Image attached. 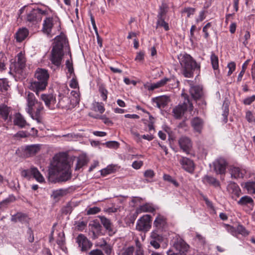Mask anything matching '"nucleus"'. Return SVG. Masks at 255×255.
Returning <instances> with one entry per match:
<instances>
[{
  "label": "nucleus",
  "mask_w": 255,
  "mask_h": 255,
  "mask_svg": "<svg viewBox=\"0 0 255 255\" xmlns=\"http://www.w3.org/2000/svg\"><path fill=\"white\" fill-rule=\"evenodd\" d=\"M9 113V107L5 105H0V115L5 121L7 119Z\"/></svg>",
  "instance_id": "36"
},
{
  "label": "nucleus",
  "mask_w": 255,
  "mask_h": 255,
  "mask_svg": "<svg viewBox=\"0 0 255 255\" xmlns=\"http://www.w3.org/2000/svg\"><path fill=\"white\" fill-rule=\"evenodd\" d=\"M76 229L80 231H82L85 229L87 226V223L84 221L78 222L76 224Z\"/></svg>",
  "instance_id": "59"
},
{
  "label": "nucleus",
  "mask_w": 255,
  "mask_h": 255,
  "mask_svg": "<svg viewBox=\"0 0 255 255\" xmlns=\"http://www.w3.org/2000/svg\"><path fill=\"white\" fill-rule=\"evenodd\" d=\"M26 126H29L24 117L19 113H17V126L23 128Z\"/></svg>",
  "instance_id": "38"
},
{
  "label": "nucleus",
  "mask_w": 255,
  "mask_h": 255,
  "mask_svg": "<svg viewBox=\"0 0 255 255\" xmlns=\"http://www.w3.org/2000/svg\"><path fill=\"white\" fill-rule=\"evenodd\" d=\"M157 26L163 27L166 31L169 29L168 24L165 21L164 18H158Z\"/></svg>",
  "instance_id": "49"
},
{
  "label": "nucleus",
  "mask_w": 255,
  "mask_h": 255,
  "mask_svg": "<svg viewBox=\"0 0 255 255\" xmlns=\"http://www.w3.org/2000/svg\"><path fill=\"white\" fill-rule=\"evenodd\" d=\"M173 246L179 253H173L168 255H182V254L187 252L189 248V245L179 236L175 237Z\"/></svg>",
  "instance_id": "11"
},
{
  "label": "nucleus",
  "mask_w": 255,
  "mask_h": 255,
  "mask_svg": "<svg viewBox=\"0 0 255 255\" xmlns=\"http://www.w3.org/2000/svg\"><path fill=\"white\" fill-rule=\"evenodd\" d=\"M17 74H19V79H24L26 76L25 68L26 66V58L25 53L21 51L17 55Z\"/></svg>",
  "instance_id": "9"
},
{
  "label": "nucleus",
  "mask_w": 255,
  "mask_h": 255,
  "mask_svg": "<svg viewBox=\"0 0 255 255\" xmlns=\"http://www.w3.org/2000/svg\"><path fill=\"white\" fill-rule=\"evenodd\" d=\"M151 240H155L157 242L162 243L163 241V238L162 236L158 234L156 231H153L151 233L150 239Z\"/></svg>",
  "instance_id": "47"
},
{
  "label": "nucleus",
  "mask_w": 255,
  "mask_h": 255,
  "mask_svg": "<svg viewBox=\"0 0 255 255\" xmlns=\"http://www.w3.org/2000/svg\"><path fill=\"white\" fill-rule=\"evenodd\" d=\"M151 227V217L145 215L137 221L136 229L139 231H147Z\"/></svg>",
  "instance_id": "10"
},
{
  "label": "nucleus",
  "mask_w": 255,
  "mask_h": 255,
  "mask_svg": "<svg viewBox=\"0 0 255 255\" xmlns=\"http://www.w3.org/2000/svg\"><path fill=\"white\" fill-rule=\"evenodd\" d=\"M95 108H96V110L101 114L103 113L105 110L104 105L102 103H96Z\"/></svg>",
  "instance_id": "61"
},
{
  "label": "nucleus",
  "mask_w": 255,
  "mask_h": 255,
  "mask_svg": "<svg viewBox=\"0 0 255 255\" xmlns=\"http://www.w3.org/2000/svg\"><path fill=\"white\" fill-rule=\"evenodd\" d=\"M195 11V9L192 7H185L182 10V13H186L187 17H189L191 15H193L194 14Z\"/></svg>",
  "instance_id": "54"
},
{
  "label": "nucleus",
  "mask_w": 255,
  "mask_h": 255,
  "mask_svg": "<svg viewBox=\"0 0 255 255\" xmlns=\"http://www.w3.org/2000/svg\"><path fill=\"white\" fill-rule=\"evenodd\" d=\"M229 103L228 102L224 101L222 106V109L223 110L222 116L224 117L223 121L225 123H226L228 122V116L229 115Z\"/></svg>",
  "instance_id": "35"
},
{
  "label": "nucleus",
  "mask_w": 255,
  "mask_h": 255,
  "mask_svg": "<svg viewBox=\"0 0 255 255\" xmlns=\"http://www.w3.org/2000/svg\"><path fill=\"white\" fill-rule=\"evenodd\" d=\"M227 165L228 163L224 158H218L213 162L214 171L217 174H225Z\"/></svg>",
  "instance_id": "13"
},
{
  "label": "nucleus",
  "mask_w": 255,
  "mask_h": 255,
  "mask_svg": "<svg viewBox=\"0 0 255 255\" xmlns=\"http://www.w3.org/2000/svg\"><path fill=\"white\" fill-rule=\"evenodd\" d=\"M229 172L231 177L234 179L243 178L246 173L245 169L235 166H231L229 169Z\"/></svg>",
  "instance_id": "18"
},
{
  "label": "nucleus",
  "mask_w": 255,
  "mask_h": 255,
  "mask_svg": "<svg viewBox=\"0 0 255 255\" xmlns=\"http://www.w3.org/2000/svg\"><path fill=\"white\" fill-rule=\"evenodd\" d=\"M166 224V218L163 216L158 215L153 222V226L157 229H162Z\"/></svg>",
  "instance_id": "28"
},
{
  "label": "nucleus",
  "mask_w": 255,
  "mask_h": 255,
  "mask_svg": "<svg viewBox=\"0 0 255 255\" xmlns=\"http://www.w3.org/2000/svg\"><path fill=\"white\" fill-rule=\"evenodd\" d=\"M182 97L184 99L183 103L178 104L172 110L173 116L176 119H180L187 110L191 112L193 110L194 107L188 96L184 93L182 94Z\"/></svg>",
  "instance_id": "4"
},
{
  "label": "nucleus",
  "mask_w": 255,
  "mask_h": 255,
  "mask_svg": "<svg viewBox=\"0 0 255 255\" xmlns=\"http://www.w3.org/2000/svg\"><path fill=\"white\" fill-rule=\"evenodd\" d=\"M99 218L104 228L108 231L109 235L110 236L114 235L115 233V231L114 229L113 225L110 220L104 216H99Z\"/></svg>",
  "instance_id": "24"
},
{
  "label": "nucleus",
  "mask_w": 255,
  "mask_h": 255,
  "mask_svg": "<svg viewBox=\"0 0 255 255\" xmlns=\"http://www.w3.org/2000/svg\"><path fill=\"white\" fill-rule=\"evenodd\" d=\"M71 178L66 155L60 153L53 157L48 170V180L53 183L66 182Z\"/></svg>",
  "instance_id": "1"
},
{
  "label": "nucleus",
  "mask_w": 255,
  "mask_h": 255,
  "mask_svg": "<svg viewBox=\"0 0 255 255\" xmlns=\"http://www.w3.org/2000/svg\"><path fill=\"white\" fill-rule=\"evenodd\" d=\"M30 173L33 176L34 178L39 182H44V178L40 173L37 168L32 167L30 169Z\"/></svg>",
  "instance_id": "32"
},
{
  "label": "nucleus",
  "mask_w": 255,
  "mask_h": 255,
  "mask_svg": "<svg viewBox=\"0 0 255 255\" xmlns=\"http://www.w3.org/2000/svg\"><path fill=\"white\" fill-rule=\"evenodd\" d=\"M34 77L37 81L31 82L29 88L38 96L39 92L45 90L47 86L49 75L47 70L38 68L35 72Z\"/></svg>",
  "instance_id": "2"
},
{
  "label": "nucleus",
  "mask_w": 255,
  "mask_h": 255,
  "mask_svg": "<svg viewBox=\"0 0 255 255\" xmlns=\"http://www.w3.org/2000/svg\"><path fill=\"white\" fill-rule=\"evenodd\" d=\"M136 249L134 255H145L144 250L140 242L137 240L135 241Z\"/></svg>",
  "instance_id": "45"
},
{
  "label": "nucleus",
  "mask_w": 255,
  "mask_h": 255,
  "mask_svg": "<svg viewBox=\"0 0 255 255\" xmlns=\"http://www.w3.org/2000/svg\"><path fill=\"white\" fill-rule=\"evenodd\" d=\"M203 181L204 183L208 184L215 188L220 187L219 181L212 176L205 175L203 178Z\"/></svg>",
  "instance_id": "27"
},
{
  "label": "nucleus",
  "mask_w": 255,
  "mask_h": 255,
  "mask_svg": "<svg viewBox=\"0 0 255 255\" xmlns=\"http://www.w3.org/2000/svg\"><path fill=\"white\" fill-rule=\"evenodd\" d=\"M211 26V23L208 22L207 23L205 26H204L203 28V32L204 33V37L206 39H208L209 36V34L208 32V29L210 28Z\"/></svg>",
  "instance_id": "57"
},
{
  "label": "nucleus",
  "mask_w": 255,
  "mask_h": 255,
  "mask_svg": "<svg viewBox=\"0 0 255 255\" xmlns=\"http://www.w3.org/2000/svg\"><path fill=\"white\" fill-rule=\"evenodd\" d=\"M56 243L61 249L64 246L65 244V238L64 233L63 232H60L58 234V238L56 240Z\"/></svg>",
  "instance_id": "40"
},
{
  "label": "nucleus",
  "mask_w": 255,
  "mask_h": 255,
  "mask_svg": "<svg viewBox=\"0 0 255 255\" xmlns=\"http://www.w3.org/2000/svg\"><path fill=\"white\" fill-rule=\"evenodd\" d=\"M191 125L196 132L201 133L204 126V121L201 118L196 117L191 120Z\"/></svg>",
  "instance_id": "22"
},
{
  "label": "nucleus",
  "mask_w": 255,
  "mask_h": 255,
  "mask_svg": "<svg viewBox=\"0 0 255 255\" xmlns=\"http://www.w3.org/2000/svg\"><path fill=\"white\" fill-rule=\"evenodd\" d=\"M70 101H71L72 107H75L80 102V94L79 91H72L71 92Z\"/></svg>",
  "instance_id": "30"
},
{
  "label": "nucleus",
  "mask_w": 255,
  "mask_h": 255,
  "mask_svg": "<svg viewBox=\"0 0 255 255\" xmlns=\"http://www.w3.org/2000/svg\"><path fill=\"white\" fill-rule=\"evenodd\" d=\"M57 107L59 108L66 110L74 108L72 107V103L71 101H70V98L67 96H60V99L57 104Z\"/></svg>",
  "instance_id": "23"
},
{
  "label": "nucleus",
  "mask_w": 255,
  "mask_h": 255,
  "mask_svg": "<svg viewBox=\"0 0 255 255\" xmlns=\"http://www.w3.org/2000/svg\"><path fill=\"white\" fill-rule=\"evenodd\" d=\"M236 65L234 62H230L227 66L229 68L228 75L230 76L236 69Z\"/></svg>",
  "instance_id": "56"
},
{
  "label": "nucleus",
  "mask_w": 255,
  "mask_h": 255,
  "mask_svg": "<svg viewBox=\"0 0 255 255\" xmlns=\"http://www.w3.org/2000/svg\"><path fill=\"white\" fill-rule=\"evenodd\" d=\"M179 59L183 69V74L185 77H192L193 76V71L200 68V66L188 54H180Z\"/></svg>",
  "instance_id": "3"
},
{
  "label": "nucleus",
  "mask_w": 255,
  "mask_h": 255,
  "mask_svg": "<svg viewBox=\"0 0 255 255\" xmlns=\"http://www.w3.org/2000/svg\"><path fill=\"white\" fill-rule=\"evenodd\" d=\"M100 211L101 209L100 208L98 207H94L92 208H90L88 210H87L86 214L87 215H95L98 213Z\"/></svg>",
  "instance_id": "55"
},
{
  "label": "nucleus",
  "mask_w": 255,
  "mask_h": 255,
  "mask_svg": "<svg viewBox=\"0 0 255 255\" xmlns=\"http://www.w3.org/2000/svg\"><path fill=\"white\" fill-rule=\"evenodd\" d=\"M244 188L250 194H255V181H249L245 183Z\"/></svg>",
  "instance_id": "39"
},
{
  "label": "nucleus",
  "mask_w": 255,
  "mask_h": 255,
  "mask_svg": "<svg viewBox=\"0 0 255 255\" xmlns=\"http://www.w3.org/2000/svg\"><path fill=\"white\" fill-rule=\"evenodd\" d=\"M68 193V189H60L53 191L52 196L54 199H56L67 195Z\"/></svg>",
  "instance_id": "33"
},
{
  "label": "nucleus",
  "mask_w": 255,
  "mask_h": 255,
  "mask_svg": "<svg viewBox=\"0 0 255 255\" xmlns=\"http://www.w3.org/2000/svg\"><path fill=\"white\" fill-rule=\"evenodd\" d=\"M88 163V160L87 157L84 156L79 157L78 158L76 165L75 166V170H79L83 166L87 164Z\"/></svg>",
  "instance_id": "37"
},
{
  "label": "nucleus",
  "mask_w": 255,
  "mask_h": 255,
  "mask_svg": "<svg viewBox=\"0 0 255 255\" xmlns=\"http://www.w3.org/2000/svg\"><path fill=\"white\" fill-rule=\"evenodd\" d=\"M153 101L156 104L157 108L161 109L167 105L170 101V99L168 96H162L153 99Z\"/></svg>",
  "instance_id": "25"
},
{
  "label": "nucleus",
  "mask_w": 255,
  "mask_h": 255,
  "mask_svg": "<svg viewBox=\"0 0 255 255\" xmlns=\"http://www.w3.org/2000/svg\"><path fill=\"white\" fill-rule=\"evenodd\" d=\"M228 190L232 194L239 197L241 193V189L239 186L235 183H231L227 187Z\"/></svg>",
  "instance_id": "29"
},
{
  "label": "nucleus",
  "mask_w": 255,
  "mask_h": 255,
  "mask_svg": "<svg viewBox=\"0 0 255 255\" xmlns=\"http://www.w3.org/2000/svg\"><path fill=\"white\" fill-rule=\"evenodd\" d=\"M190 86L189 93L192 98L197 103L199 106H206V103L205 100L204 95L202 87L198 85H193L190 81H187Z\"/></svg>",
  "instance_id": "5"
},
{
  "label": "nucleus",
  "mask_w": 255,
  "mask_h": 255,
  "mask_svg": "<svg viewBox=\"0 0 255 255\" xmlns=\"http://www.w3.org/2000/svg\"><path fill=\"white\" fill-rule=\"evenodd\" d=\"M76 243L80 251L86 252L90 250L92 247V243L83 234H80L76 238Z\"/></svg>",
  "instance_id": "14"
},
{
  "label": "nucleus",
  "mask_w": 255,
  "mask_h": 255,
  "mask_svg": "<svg viewBox=\"0 0 255 255\" xmlns=\"http://www.w3.org/2000/svg\"><path fill=\"white\" fill-rule=\"evenodd\" d=\"M178 144L180 149L185 153L188 154L192 148V142L190 138L183 136L178 139Z\"/></svg>",
  "instance_id": "15"
},
{
  "label": "nucleus",
  "mask_w": 255,
  "mask_h": 255,
  "mask_svg": "<svg viewBox=\"0 0 255 255\" xmlns=\"http://www.w3.org/2000/svg\"><path fill=\"white\" fill-rule=\"evenodd\" d=\"M237 203L240 206L248 207L251 210L253 209L255 206L253 198L247 195L241 197Z\"/></svg>",
  "instance_id": "20"
},
{
  "label": "nucleus",
  "mask_w": 255,
  "mask_h": 255,
  "mask_svg": "<svg viewBox=\"0 0 255 255\" xmlns=\"http://www.w3.org/2000/svg\"><path fill=\"white\" fill-rule=\"evenodd\" d=\"M211 62L212 67L214 70H217L219 67V60L218 57L215 53H212L211 55Z\"/></svg>",
  "instance_id": "41"
},
{
  "label": "nucleus",
  "mask_w": 255,
  "mask_h": 255,
  "mask_svg": "<svg viewBox=\"0 0 255 255\" xmlns=\"http://www.w3.org/2000/svg\"><path fill=\"white\" fill-rule=\"evenodd\" d=\"M99 91L103 100L106 101L107 99L108 91L103 86H100Z\"/></svg>",
  "instance_id": "53"
},
{
  "label": "nucleus",
  "mask_w": 255,
  "mask_h": 255,
  "mask_svg": "<svg viewBox=\"0 0 255 255\" xmlns=\"http://www.w3.org/2000/svg\"><path fill=\"white\" fill-rule=\"evenodd\" d=\"M169 80V79L164 78L155 83L151 84L150 85H144V87L148 90L152 91L155 89L163 86Z\"/></svg>",
  "instance_id": "26"
},
{
  "label": "nucleus",
  "mask_w": 255,
  "mask_h": 255,
  "mask_svg": "<svg viewBox=\"0 0 255 255\" xmlns=\"http://www.w3.org/2000/svg\"><path fill=\"white\" fill-rule=\"evenodd\" d=\"M155 209L153 207L149 204H145L143 205L140 206L138 209H137V213L142 212H153Z\"/></svg>",
  "instance_id": "34"
},
{
  "label": "nucleus",
  "mask_w": 255,
  "mask_h": 255,
  "mask_svg": "<svg viewBox=\"0 0 255 255\" xmlns=\"http://www.w3.org/2000/svg\"><path fill=\"white\" fill-rule=\"evenodd\" d=\"M103 249L107 255H110L111 254L112 248L110 245L106 243L103 246Z\"/></svg>",
  "instance_id": "63"
},
{
  "label": "nucleus",
  "mask_w": 255,
  "mask_h": 255,
  "mask_svg": "<svg viewBox=\"0 0 255 255\" xmlns=\"http://www.w3.org/2000/svg\"><path fill=\"white\" fill-rule=\"evenodd\" d=\"M41 99L44 101L46 106L50 110L55 109V98L51 94H42Z\"/></svg>",
  "instance_id": "19"
},
{
  "label": "nucleus",
  "mask_w": 255,
  "mask_h": 255,
  "mask_svg": "<svg viewBox=\"0 0 255 255\" xmlns=\"http://www.w3.org/2000/svg\"><path fill=\"white\" fill-rule=\"evenodd\" d=\"M255 101V95L249 97L244 99L243 103L246 105H250Z\"/></svg>",
  "instance_id": "60"
},
{
  "label": "nucleus",
  "mask_w": 255,
  "mask_h": 255,
  "mask_svg": "<svg viewBox=\"0 0 255 255\" xmlns=\"http://www.w3.org/2000/svg\"><path fill=\"white\" fill-rule=\"evenodd\" d=\"M9 85L6 79H0V91H6L8 90Z\"/></svg>",
  "instance_id": "46"
},
{
  "label": "nucleus",
  "mask_w": 255,
  "mask_h": 255,
  "mask_svg": "<svg viewBox=\"0 0 255 255\" xmlns=\"http://www.w3.org/2000/svg\"><path fill=\"white\" fill-rule=\"evenodd\" d=\"M59 19L52 17H46L43 20L42 31L49 35L51 34L52 29L55 25L59 24ZM60 26V25H59Z\"/></svg>",
  "instance_id": "12"
},
{
  "label": "nucleus",
  "mask_w": 255,
  "mask_h": 255,
  "mask_svg": "<svg viewBox=\"0 0 255 255\" xmlns=\"http://www.w3.org/2000/svg\"><path fill=\"white\" fill-rule=\"evenodd\" d=\"M29 33L28 30L26 28H19L17 31V41L20 42L24 40Z\"/></svg>",
  "instance_id": "31"
},
{
  "label": "nucleus",
  "mask_w": 255,
  "mask_h": 255,
  "mask_svg": "<svg viewBox=\"0 0 255 255\" xmlns=\"http://www.w3.org/2000/svg\"><path fill=\"white\" fill-rule=\"evenodd\" d=\"M15 200V198L13 195L9 196L8 198L0 202V208L2 206H6L11 202H14Z\"/></svg>",
  "instance_id": "48"
},
{
  "label": "nucleus",
  "mask_w": 255,
  "mask_h": 255,
  "mask_svg": "<svg viewBox=\"0 0 255 255\" xmlns=\"http://www.w3.org/2000/svg\"><path fill=\"white\" fill-rule=\"evenodd\" d=\"M72 210L73 207L71 205V203L70 202H68L66 204V205L65 207H64L62 209V213L66 215L70 214L72 212Z\"/></svg>",
  "instance_id": "52"
},
{
  "label": "nucleus",
  "mask_w": 255,
  "mask_h": 255,
  "mask_svg": "<svg viewBox=\"0 0 255 255\" xmlns=\"http://www.w3.org/2000/svg\"><path fill=\"white\" fill-rule=\"evenodd\" d=\"M43 110V106L42 103H40L34 106V108L32 107L31 110L29 111L28 109L26 111L33 120L36 121L38 124H42V115Z\"/></svg>",
  "instance_id": "8"
},
{
  "label": "nucleus",
  "mask_w": 255,
  "mask_h": 255,
  "mask_svg": "<svg viewBox=\"0 0 255 255\" xmlns=\"http://www.w3.org/2000/svg\"><path fill=\"white\" fill-rule=\"evenodd\" d=\"M40 148L41 145L40 144H32L21 146L18 148V152H17V154L22 158L29 157L35 155L40 151Z\"/></svg>",
  "instance_id": "7"
},
{
  "label": "nucleus",
  "mask_w": 255,
  "mask_h": 255,
  "mask_svg": "<svg viewBox=\"0 0 255 255\" xmlns=\"http://www.w3.org/2000/svg\"><path fill=\"white\" fill-rule=\"evenodd\" d=\"M63 45L61 42H56L53 46L52 51L50 60L53 64L59 67L63 57Z\"/></svg>",
  "instance_id": "6"
},
{
  "label": "nucleus",
  "mask_w": 255,
  "mask_h": 255,
  "mask_svg": "<svg viewBox=\"0 0 255 255\" xmlns=\"http://www.w3.org/2000/svg\"><path fill=\"white\" fill-rule=\"evenodd\" d=\"M66 66L68 69V72L72 74L74 72V68L73 66V63L72 62L70 61V60H67L66 61Z\"/></svg>",
  "instance_id": "62"
},
{
  "label": "nucleus",
  "mask_w": 255,
  "mask_h": 255,
  "mask_svg": "<svg viewBox=\"0 0 255 255\" xmlns=\"http://www.w3.org/2000/svg\"><path fill=\"white\" fill-rule=\"evenodd\" d=\"M134 251V248L133 247H129L125 251L122 255H133Z\"/></svg>",
  "instance_id": "64"
},
{
  "label": "nucleus",
  "mask_w": 255,
  "mask_h": 255,
  "mask_svg": "<svg viewBox=\"0 0 255 255\" xmlns=\"http://www.w3.org/2000/svg\"><path fill=\"white\" fill-rule=\"evenodd\" d=\"M26 100V110L29 109V111L31 110L32 107H34L37 103H40L36 99L34 94L30 92L25 93Z\"/></svg>",
  "instance_id": "21"
},
{
  "label": "nucleus",
  "mask_w": 255,
  "mask_h": 255,
  "mask_svg": "<svg viewBox=\"0 0 255 255\" xmlns=\"http://www.w3.org/2000/svg\"><path fill=\"white\" fill-rule=\"evenodd\" d=\"M167 12V6L166 4L162 3L160 6L159 11L157 15V18H164Z\"/></svg>",
  "instance_id": "43"
},
{
  "label": "nucleus",
  "mask_w": 255,
  "mask_h": 255,
  "mask_svg": "<svg viewBox=\"0 0 255 255\" xmlns=\"http://www.w3.org/2000/svg\"><path fill=\"white\" fill-rule=\"evenodd\" d=\"M237 235L238 234H241L244 236L249 235V232L246 230L245 228L242 225H239L237 227Z\"/></svg>",
  "instance_id": "51"
},
{
  "label": "nucleus",
  "mask_w": 255,
  "mask_h": 255,
  "mask_svg": "<svg viewBox=\"0 0 255 255\" xmlns=\"http://www.w3.org/2000/svg\"><path fill=\"white\" fill-rule=\"evenodd\" d=\"M116 170L115 166L113 165H109L106 168L101 170V175L105 176L108 174L114 173Z\"/></svg>",
  "instance_id": "42"
},
{
  "label": "nucleus",
  "mask_w": 255,
  "mask_h": 255,
  "mask_svg": "<svg viewBox=\"0 0 255 255\" xmlns=\"http://www.w3.org/2000/svg\"><path fill=\"white\" fill-rule=\"evenodd\" d=\"M29 218L27 216L21 213H17V221L21 222L22 224L27 225Z\"/></svg>",
  "instance_id": "44"
},
{
  "label": "nucleus",
  "mask_w": 255,
  "mask_h": 255,
  "mask_svg": "<svg viewBox=\"0 0 255 255\" xmlns=\"http://www.w3.org/2000/svg\"><path fill=\"white\" fill-rule=\"evenodd\" d=\"M90 225L92 226V228L94 229L97 233L101 231L102 226L98 222L94 221Z\"/></svg>",
  "instance_id": "58"
},
{
  "label": "nucleus",
  "mask_w": 255,
  "mask_h": 255,
  "mask_svg": "<svg viewBox=\"0 0 255 255\" xmlns=\"http://www.w3.org/2000/svg\"><path fill=\"white\" fill-rule=\"evenodd\" d=\"M24 19L32 24H36L42 20V17H40L35 8H34L24 16Z\"/></svg>",
  "instance_id": "17"
},
{
  "label": "nucleus",
  "mask_w": 255,
  "mask_h": 255,
  "mask_svg": "<svg viewBox=\"0 0 255 255\" xmlns=\"http://www.w3.org/2000/svg\"><path fill=\"white\" fill-rule=\"evenodd\" d=\"M163 178L164 180L167 181L172 183L175 187L179 186V183L176 181V180L173 179L170 175L168 174H164Z\"/></svg>",
  "instance_id": "50"
},
{
  "label": "nucleus",
  "mask_w": 255,
  "mask_h": 255,
  "mask_svg": "<svg viewBox=\"0 0 255 255\" xmlns=\"http://www.w3.org/2000/svg\"><path fill=\"white\" fill-rule=\"evenodd\" d=\"M179 162L182 166V167L186 171L189 173H192L194 170L195 165L194 163L191 159L182 157L179 160Z\"/></svg>",
  "instance_id": "16"
}]
</instances>
